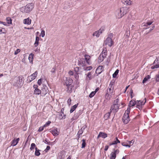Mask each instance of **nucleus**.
Listing matches in <instances>:
<instances>
[{
	"label": "nucleus",
	"mask_w": 159,
	"mask_h": 159,
	"mask_svg": "<svg viewBox=\"0 0 159 159\" xmlns=\"http://www.w3.org/2000/svg\"><path fill=\"white\" fill-rule=\"evenodd\" d=\"M129 7H124L120 8L119 10H118L116 12V17L118 19L121 18L129 12Z\"/></svg>",
	"instance_id": "nucleus-1"
},
{
	"label": "nucleus",
	"mask_w": 159,
	"mask_h": 159,
	"mask_svg": "<svg viewBox=\"0 0 159 159\" xmlns=\"http://www.w3.org/2000/svg\"><path fill=\"white\" fill-rule=\"evenodd\" d=\"M114 89V83L111 82L105 95V97L107 99L109 100L111 98Z\"/></svg>",
	"instance_id": "nucleus-2"
},
{
	"label": "nucleus",
	"mask_w": 159,
	"mask_h": 159,
	"mask_svg": "<svg viewBox=\"0 0 159 159\" xmlns=\"http://www.w3.org/2000/svg\"><path fill=\"white\" fill-rule=\"evenodd\" d=\"M119 101L118 98L114 101L113 104L111 107L110 109L111 112L115 113L118 111L120 107V105L118 104Z\"/></svg>",
	"instance_id": "nucleus-3"
},
{
	"label": "nucleus",
	"mask_w": 159,
	"mask_h": 159,
	"mask_svg": "<svg viewBox=\"0 0 159 159\" xmlns=\"http://www.w3.org/2000/svg\"><path fill=\"white\" fill-rule=\"evenodd\" d=\"M34 7L33 3L27 4L25 7H22L20 9V11L23 13H27L31 11Z\"/></svg>",
	"instance_id": "nucleus-4"
},
{
	"label": "nucleus",
	"mask_w": 159,
	"mask_h": 159,
	"mask_svg": "<svg viewBox=\"0 0 159 159\" xmlns=\"http://www.w3.org/2000/svg\"><path fill=\"white\" fill-rule=\"evenodd\" d=\"M130 112V108L129 107L127 108V110L125 111L123 115L122 120L124 123L125 124H127L130 121V119L129 115Z\"/></svg>",
	"instance_id": "nucleus-5"
},
{
	"label": "nucleus",
	"mask_w": 159,
	"mask_h": 159,
	"mask_svg": "<svg viewBox=\"0 0 159 159\" xmlns=\"http://www.w3.org/2000/svg\"><path fill=\"white\" fill-rule=\"evenodd\" d=\"M146 102V98H145L143 99L136 101V107L139 110L142 108L143 106Z\"/></svg>",
	"instance_id": "nucleus-6"
},
{
	"label": "nucleus",
	"mask_w": 159,
	"mask_h": 159,
	"mask_svg": "<svg viewBox=\"0 0 159 159\" xmlns=\"http://www.w3.org/2000/svg\"><path fill=\"white\" fill-rule=\"evenodd\" d=\"M105 27L104 26L101 27L99 30L95 31L93 33V36H96L97 37H98L100 34L105 30Z\"/></svg>",
	"instance_id": "nucleus-7"
},
{
	"label": "nucleus",
	"mask_w": 159,
	"mask_h": 159,
	"mask_svg": "<svg viewBox=\"0 0 159 159\" xmlns=\"http://www.w3.org/2000/svg\"><path fill=\"white\" fill-rule=\"evenodd\" d=\"M159 68V56L154 61L153 63V66L151 67L152 69Z\"/></svg>",
	"instance_id": "nucleus-8"
},
{
	"label": "nucleus",
	"mask_w": 159,
	"mask_h": 159,
	"mask_svg": "<svg viewBox=\"0 0 159 159\" xmlns=\"http://www.w3.org/2000/svg\"><path fill=\"white\" fill-rule=\"evenodd\" d=\"M104 43L105 45L111 47L113 44L114 42L111 38L108 37L105 41Z\"/></svg>",
	"instance_id": "nucleus-9"
},
{
	"label": "nucleus",
	"mask_w": 159,
	"mask_h": 159,
	"mask_svg": "<svg viewBox=\"0 0 159 159\" xmlns=\"http://www.w3.org/2000/svg\"><path fill=\"white\" fill-rule=\"evenodd\" d=\"M119 152V150L118 149H114V151L112 152L110 154V159H115L116 154H118Z\"/></svg>",
	"instance_id": "nucleus-10"
},
{
	"label": "nucleus",
	"mask_w": 159,
	"mask_h": 159,
	"mask_svg": "<svg viewBox=\"0 0 159 159\" xmlns=\"http://www.w3.org/2000/svg\"><path fill=\"white\" fill-rule=\"evenodd\" d=\"M22 80L21 77H17V80L16 81L15 86L18 88H20L22 85L21 84L22 83Z\"/></svg>",
	"instance_id": "nucleus-11"
},
{
	"label": "nucleus",
	"mask_w": 159,
	"mask_h": 159,
	"mask_svg": "<svg viewBox=\"0 0 159 159\" xmlns=\"http://www.w3.org/2000/svg\"><path fill=\"white\" fill-rule=\"evenodd\" d=\"M38 74V71H36L33 74L29 76L28 77V80H29V82H31L34 80L37 76Z\"/></svg>",
	"instance_id": "nucleus-12"
},
{
	"label": "nucleus",
	"mask_w": 159,
	"mask_h": 159,
	"mask_svg": "<svg viewBox=\"0 0 159 159\" xmlns=\"http://www.w3.org/2000/svg\"><path fill=\"white\" fill-rule=\"evenodd\" d=\"M41 91V96H45L48 91V88L46 86H43Z\"/></svg>",
	"instance_id": "nucleus-13"
},
{
	"label": "nucleus",
	"mask_w": 159,
	"mask_h": 159,
	"mask_svg": "<svg viewBox=\"0 0 159 159\" xmlns=\"http://www.w3.org/2000/svg\"><path fill=\"white\" fill-rule=\"evenodd\" d=\"M103 51H102V53L100 54L99 57L98 59V63L101 62L104 60V59L106 57V54H105V52H104V55H103Z\"/></svg>",
	"instance_id": "nucleus-14"
},
{
	"label": "nucleus",
	"mask_w": 159,
	"mask_h": 159,
	"mask_svg": "<svg viewBox=\"0 0 159 159\" xmlns=\"http://www.w3.org/2000/svg\"><path fill=\"white\" fill-rule=\"evenodd\" d=\"M66 80L65 81V84L67 87L71 85L73 82V80L70 78L68 79L67 78H66Z\"/></svg>",
	"instance_id": "nucleus-15"
},
{
	"label": "nucleus",
	"mask_w": 159,
	"mask_h": 159,
	"mask_svg": "<svg viewBox=\"0 0 159 159\" xmlns=\"http://www.w3.org/2000/svg\"><path fill=\"white\" fill-rule=\"evenodd\" d=\"M107 134L106 133L100 132L99 133V134L97 136V139H98L100 137L105 139L107 137Z\"/></svg>",
	"instance_id": "nucleus-16"
},
{
	"label": "nucleus",
	"mask_w": 159,
	"mask_h": 159,
	"mask_svg": "<svg viewBox=\"0 0 159 159\" xmlns=\"http://www.w3.org/2000/svg\"><path fill=\"white\" fill-rule=\"evenodd\" d=\"M50 132L54 136L58 135L59 134V132L57 128H56L51 131Z\"/></svg>",
	"instance_id": "nucleus-17"
},
{
	"label": "nucleus",
	"mask_w": 159,
	"mask_h": 159,
	"mask_svg": "<svg viewBox=\"0 0 159 159\" xmlns=\"http://www.w3.org/2000/svg\"><path fill=\"white\" fill-rule=\"evenodd\" d=\"M103 67L102 66H98L96 70V73L98 74H99L103 71Z\"/></svg>",
	"instance_id": "nucleus-18"
},
{
	"label": "nucleus",
	"mask_w": 159,
	"mask_h": 159,
	"mask_svg": "<svg viewBox=\"0 0 159 159\" xmlns=\"http://www.w3.org/2000/svg\"><path fill=\"white\" fill-rule=\"evenodd\" d=\"M20 140L19 138L17 139H14L11 142V146H16Z\"/></svg>",
	"instance_id": "nucleus-19"
},
{
	"label": "nucleus",
	"mask_w": 159,
	"mask_h": 159,
	"mask_svg": "<svg viewBox=\"0 0 159 159\" xmlns=\"http://www.w3.org/2000/svg\"><path fill=\"white\" fill-rule=\"evenodd\" d=\"M84 57L87 63L89 65L90 64H91V57L89 55L86 54L84 55Z\"/></svg>",
	"instance_id": "nucleus-20"
},
{
	"label": "nucleus",
	"mask_w": 159,
	"mask_h": 159,
	"mask_svg": "<svg viewBox=\"0 0 159 159\" xmlns=\"http://www.w3.org/2000/svg\"><path fill=\"white\" fill-rule=\"evenodd\" d=\"M92 72H89L87 74H86V79L89 80H91L93 78L92 75Z\"/></svg>",
	"instance_id": "nucleus-21"
},
{
	"label": "nucleus",
	"mask_w": 159,
	"mask_h": 159,
	"mask_svg": "<svg viewBox=\"0 0 159 159\" xmlns=\"http://www.w3.org/2000/svg\"><path fill=\"white\" fill-rule=\"evenodd\" d=\"M135 104H136V101L133 100L130 101L129 102V105L128 108L129 107L130 108V107L134 106Z\"/></svg>",
	"instance_id": "nucleus-22"
},
{
	"label": "nucleus",
	"mask_w": 159,
	"mask_h": 159,
	"mask_svg": "<svg viewBox=\"0 0 159 159\" xmlns=\"http://www.w3.org/2000/svg\"><path fill=\"white\" fill-rule=\"evenodd\" d=\"M31 20L28 17L26 19H24L23 20V22L25 24L30 25L31 23Z\"/></svg>",
	"instance_id": "nucleus-23"
},
{
	"label": "nucleus",
	"mask_w": 159,
	"mask_h": 159,
	"mask_svg": "<svg viewBox=\"0 0 159 159\" xmlns=\"http://www.w3.org/2000/svg\"><path fill=\"white\" fill-rule=\"evenodd\" d=\"M121 2L123 3L128 6L131 5L132 2L130 0H121Z\"/></svg>",
	"instance_id": "nucleus-24"
},
{
	"label": "nucleus",
	"mask_w": 159,
	"mask_h": 159,
	"mask_svg": "<svg viewBox=\"0 0 159 159\" xmlns=\"http://www.w3.org/2000/svg\"><path fill=\"white\" fill-rule=\"evenodd\" d=\"M39 38L38 36H36L35 38V42L34 43V46L35 47H36L39 45Z\"/></svg>",
	"instance_id": "nucleus-25"
},
{
	"label": "nucleus",
	"mask_w": 159,
	"mask_h": 159,
	"mask_svg": "<svg viewBox=\"0 0 159 159\" xmlns=\"http://www.w3.org/2000/svg\"><path fill=\"white\" fill-rule=\"evenodd\" d=\"M111 112L110 111L106 113L104 116V117L105 120H107L110 117L111 114Z\"/></svg>",
	"instance_id": "nucleus-26"
},
{
	"label": "nucleus",
	"mask_w": 159,
	"mask_h": 159,
	"mask_svg": "<svg viewBox=\"0 0 159 159\" xmlns=\"http://www.w3.org/2000/svg\"><path fill=\"white\" fill-rule=\"evenodd\" d=\"M78 104H75L71 107V108L70 110V113L73 112L78 107Z\"/></svg>",
	"instance_id": "nucleus-27"
},
{
	"label": "nucleus",
	"mask_w": 159,
	"mask_h": 159,
	"mask_svg": "<svg viewBox=\"0 0 159 159\" xmlns=\"http://www.w3.org/2000/svg\"><path fill=\"white\" fill-rule=\"evenodd\" d=\"M41 90L38 89H36L34 91V94L36 95L41 94Z\"/></svg>",
	"instance_id": "nucleus-28"
},
{
	"label": "nucleus",
	"mask_w": 159,
	"mask_h": 159,
	"mask_svg": "<svg viewBox=\"0 0 159 159\" xmlns=\"http://www.w3.org/2000/svg\"><path fill=\"white\" fill-rule=\"evenodd\" d=\"M33 56L34 54L33 53H31L30 54L28 57V59L30 61V62L31 63H32L33 62Z\"/></svg>",
	"instance_id": "nucleus-29"
},
{
	"label": "nucleus",
	"mask_w": 159,
	"mask_h": 159,
	"mask_svg": "<svg viewBox=\"0 0 159 159\" xmlns=\"http://www.w3.org/2000/svg\"><path fill=\"white\" fill-rule=\"evenodd\" d=\"M40 150H39L37 147L35 148V155L36 156H38L40 154L39 152Z\"/></svg>",
	"instance_id": "nucleus-30"
},
{
	"label": "nucleus",
	"mask_w": 159,
	"mask_h": 159,
	"mask_svg": "<svg viewBox=\"0 0 159 159\" xmlns=\"http://www.w3.org/2000/svg\"><path fill=\"white\" fill-rule=\"evenodd\" d=\"M150 78V76L149 75H148L146 76L143 79V83L144 84L146 82L148 79Z\"/></svg>",
	"instance_id": "nucleus-31"
},
{
	"label": "nucleus",
	"mask_w": 159,
	"mask_h": 159,
	"mask_svg": "<svg viewBox=\"0 0 159 159\" xmlns=\"http://www.w3.org/2000/svg\"><path fill=\"white\" fill-rule=\"evenodd\" d=\"M7 30L4 28H1L0 27V34H5L6 33Z\"/></svg>",
	"instance_id": "nucleus-32"
},
{
	"label": "nucleus",
	"mask_w": 159,
	"mask_h": 159,
	"mask_svg": "<svg viewBox=\"0 0 159 159\" xmlns=\"http://www.w3.org/2000/svg\"><path fill=\"white\" fill-rule=\"evenodd\" d=\"M67 87V92L68 93H70L71 92L72 89L73 87V86L71 85H70L69 86H68Z\"/></svg>",
	"instance_id": "nucleus-33"
},
{
	"label": "nucleus",
	"mask_w": 159,
	"mask_h": 159,
	"mask_svg": "<svg viewBox=\"0 0 159 159\" xmlns=\"http://www.w3.org/2000/svg\"><path fill=\"white\" fill-rule=\"evenodd\" d=\"M82 148H84L85 147L86 145V140L84 139H83L82 140Z\"/></svg>",
	"instance_id": "nucleus-34"
},
{
	"label": "nucleus",
	"mask_w": 159,
	"mask_h": 159,
	"mask_svg": "<svg viewBox=\"0 0 159 159\" xmlns=\"http://www.w3.org/2000/svg\"><path fill=\"white\" fill-rule=\"evenodd\" d=\"M59 118L60 120H61L63 119H65L66 118V115L64 114L63 115L62 113L59 114Z\"/></svg>",
	"instance_id": "nucleus-35"
},
{
	"label": "nucleus",
	"mask_w": 159,
	"mask_h": 159,
	"mask_svg": "<svg viewBox=\"0 0 159 159\" xmlns=\"http://www.w3.org/2000/svg\"><path fill=\"white\" fill-rule=\"evenodd\" d=\"M83 132V130L82 129H81L79 130L78 133L77 134V135H78V139H79L80 137V136L82 134Z\"/></svg>",
	"instance_id": "nucleus-36"
},
{
	"label": "nucleus",
	"mask_w": 159,
	"mask_h": 159,
	"mask_svg": "<svg viewBox=\"0 0 159 159\" xmlns=\"http://www.w3.org/2000/svg\"><path fill=\"white\" fill-rule=\"evenodd\" d=\"M119 72V70L118 69H117L116 70V71H115L114 73L113 74V75H112L113 77L114 78H116L117 75L118 74Z\"/></svg>",
	"instance_id": "nucleus-37"
},
{
	"label": "nucleus",
	"mask_w": 159,
	"mask_h": 159,
	"mask_svg": "<svg viewBox=\"0 0 159 159\" xmlns=\"http://www.w3.org/2000/svg\"><path fill=\"white\" fill-rule=\"evenodd\" d=\"M6 20L8 24H12V20L11 18L9 17H7Z\"/></svg>",
	"instance_id": "nucleus-38"
},
{
	"label": "nucleus",
	"mask_w": 159,
	"mask_h": 159,
	"mask_svg": "<svg viewBox=\"0 0 159 159\" xmlns=\"http://www.w3.org/2000/svg\"><path fill=\"white\" fill-rule=\"evenodd\" d=\"M36 147V145L34 143H32L31 145V147L30 148V149L31 151H32L34 148H35Z\"/></svg>",
	"instance_id": "nucleus-39"
},
{
	"label": "nucleus",
	"mask_w": 159,
	"mask_h": 159,
	"mask_svg": "<svg viewBox=\"0 0 159 159\" xmlns=\"http://www.w3.org/2000/svg\"><path fill=\"white\" fill-rule=\"evenodd\" d=\"M116 140L113 142L114 145L117 144L118 143H120V141L118 139V138L116 137L115 138Z\"/></svg>",
	"instance_id": "nucleus-40"
},
{
	"label": "nucleus",
	"mask_w": 159,
	"mask_h": 159,
	"mask_svg": "<svg viewBox=\"0 0 159 159\" xmlns=\"http://www.w3.org/2000/svg\"><path fill=\"white\" fill-rule=\"evenodd\" d=\"M134 139L130 141H127V143L129 145H130V147L131 145H132L134 144Z\"/></svg>",
	"instance_id": "nucleus-41"
},
{
	"label": "nucleus",
	"mask_w": 159,
	"mask_h": 159,
	"mask_svg": "<svg viewBox=\"0 0 159 159\" xmlns=\"http://www.w3.org/2000/svg\"><path fill=\"white\" fill-rule=\"evenodd\" d=\"M56 66H55L51 70V72L53 73L56 72Z\"/></svg>",
	"instance_id": "nucleus-42"
},
{
	"label": "nucleus",
	"mask_w": 159,
	"mask_h": 159,
	"mask_svg": "<svg viewBox=\"0 0 159 159\" xmlns=\"http://www.w3.org/2000/svg\"><path fill=\"white\" fill-rule=\"evenodd\" d=\"M96 93L94 91L92 92L89 95V97L90 98H92L95 94Z\"/></svg>",
	"instance_id": "nucleus-43"
},
{
	"label": "nucleus",
	"mask_w": 159,
	"mask_h": 159,
	"mask_svg": "<svg viewBox=\"0 0 159 159\" xmlns=\"http://www.w3.org/2000/svg\"><path fill=\"white\" fill-rule=\"evenodd\" d=\"M92 69V67L91 66H89L88 67H86L85 68H84L85 70H91Z\"/></svg>",
	"instance_id": "nucleus-44"
},
{
	"label": "nucleus",
	"mask_w": 159,
	"mask_h": 159,
	"mask_svg": "<svg viewBox=\"0 0 159 159\" xmlns=\"http://www.w3.org/2000/svg\"><path fill=\"white\" fill-rule=\"evenodd\" d=\"M153 21L152 20L148 21L147 22V25L148 26V25H151L153 23Z\"/></svg>",
	"instance_id": "nucleus-45"
},
{
	"label": "nucleus",
	"mask_w": 159,
	"mask_h": 159,
	"mask_svg": "<svg viewBox=\"0 0 159 159\" xmlns=\"http://www.w3.org/2000/svg\"><path fill=\"white\" fill-rule=\"evenodd\" d=\"M45 35V32L43 30H42L41 33V35L42 37H43Z\"/></svg>",
	"instance_id": "nucleus-46"
},
{
	"label": "nucleus",
	"mask_w": 159,
	"mask_h": 159,
	"mask_svg": "<svg viewBox=\"0 0 159 159\" xmlns=\"http://www.w3.org/2000/svg\"><path fill=\"white\" fill-rule=\"evenodd\" d=\"M51 123V122L50 121H48L46 124L44 125V127L48 126Z\"/></svg>",
	"instance_id": "nucleus-47"
},
{
	"label": "nucleus",
	"mask_w": 159,
	"mask_h": 159,
	"mask_svg": "<svg viewBox=\"0 0 159 159\" xmlns=\"http://www.w3.org/2000/svg\"><path fill=\"white\" fill-rule=\"evenodd\" d=\"M44 126L43 127L42 126L40 127L39 128L38 130V131L39 132L42 131L44 129Z\"/></svg>",
	"instance_id": "nucleus-48"
},
{
	"label": "nucleus",
	"mask_w": 159,
	"mask_h": 159,
	"mask_svg": "<svg viewBox=\"0 0 159 159\" xmlns=\"http://www.w3.org/2000/svg\"><path fill=\"white\" fill-rule=\"evenodd\" d=\"M20 51L19 49H17L14 52V54L16 55L18 54Z\"/></svg>",
	"instance_id": "nucleus-49"
},
{
	"label": "nucleus",
	"mask_w": 159,
	"mask_h": 159,
	"mask_svg": "<svg viewBox=\"0 0 159 159\" xmlns=\"http://www.w3.org/2000/svg\"><path fill=\"white\" fill-rule=\"evenodd\" d=\"M74 71L77 73L79 70V67H76L74 68Z\"/></svg>",
	"instance_id": "nucleus-50"
},
{
	"label": "nucleus",
	"mask_w": 159,
	"mask_h": 159,
	"mask_svg": "<svg viewBox=\"0 0 159 159\" xmlns=\"http://www.w3.org/2000/svg\"><path fill=\"white\" fill-rule=\"evenodd\" d=\"M74 76L76 79H78L79 77L78 73H76L75 74Z\"/></svg>",
	"instance_id": "nucleus-51"
},
{
	"label": "nucleus",
	"mask_w": 159,
	"mask_h": 159,
	"mask_svg": "<svg viewBox=\"0 0 159 159\" xmlns=\"http://www.w3.org/2000/svg\"><path fill=\"white\" fill-rule=\"evenodd\" d=\"M68 74L70 76H71L73 75H74V72L71 70H70L68 72Z\"/></svg>",
	"instance_id": "nucleus-52"
},
{
	"label": "nucleus",
	"mask_w": 159,
	"mask_h": 159,
	"mask_svg": "<svg viewBox=\"0 0 159 159\" xmlns=\"http://www.w3.org/2000/svg\"><path fill=\"white\" fill-rule=\"evenodd\" d=\"M121 144L122 146L126 147H128L129 148L130 147V145L127 144H125L124 143H121Z\"/></svg>",
	"instance_id": "nucleus-53"
},
{
	"label": "nucleus",
	"mask_w": 159,
	"mask_h": 159,
	"mask_svg": "<svg viewBox=\"0 0 159 159\" xmlns=\"http://www.w3.org/2000/svg\"><path fill=\"white\" fill-rule=\"evenodd\" d=\"M71 98H69L67 100V102L68 104L69 105V106L71 104Z\"/></svg>",
	"instance_id": "nucleus-54"
},
{
	"label": "nucleus",
	"mask_w": 159,
	"mask_h": 159,
	"mask_svg": "<svg viewBox=\"0 0 159 159\" xmlns=\"http://www.w3.org/2000/svg\"><path fill=\"white\" fill-rule=\"evenodd\" d=\"M156 82L159 81V74L156 75Z\"/></svg>",
	"instance_id": "nucleus-55"
},
{
	"label": "nucleus",
	"mask_w": 159,
	"mask_h": 159,
	"mask_svg": "<svg viewBox=\"0 0 159 159\" xmlns=\"http://www.w3.org/2000/svg\"><path fill=\"white\" fill-rule=\"evenodd\" d=\"M79 117V116H75V115L74 116H73L71 120H76Z\"/></svg>",
	"instance_id": "nucleus-56"
},
{
	"label": "nucleus",
	"mask_w": 159,
	"mask_h": 159,
	"mask_svg": "<svg viewBox=\"0 0 159 159\" xmlns=\"http://www.w3.org/2000/svg\"><path fill=\"white\" fill-rule=\"evenodd\" d=\"M42 82V80L41 79H39L38 80V84L39 85H40L41 84Z\"/></svg>",
	"instance_id": "nucleus-57"
},
{
	"label": "nucleus",
	"mask_w": 159,
	"mask_h": 159,
	"mask_svg": "<svg viewBox=\"0 0 159 159\" xmlns=\"http://www.w3.org/2000/svg\"><path fill=\"white\" fill-rule=\"evenodd\" d=\"M80 64L82 66H84L85 65V61H82V62H80Z\"/></svg>",
	"instance_id": "nucleus-58"
},
{
	"label": "nucleus",
	"mask_w": 159,
	"mask_h": 159,
	"mask_svg": "<svg viewBox=\"0 0 159 159\" xmlns=\"http://www.w3.org/2000/svg\"><path fill=\"white\" fill-rule=\"evenodd\" d=\"M109 148V146L108 145H106L105 146V148H104V150L105 151H107L108 148Z\"/></svg>",
	"instance_id": "nucleus-59"
},
{
	"label": "nucleus",
	"mask_w": 159,
	"mask_h": 159,
	"mask_svg": "<svg viewBox=\"0 0 159 159\" xmlns=\"http://www.w3.org/2000/svg\"><path fill=\"white\" fill-rule=\"evenodd\" d=\"M143 26H145V27H147L148 26V25H147V23H143Z\"/></svg>",
	"instance_id": "nucleus-60"
},
{
	"label": "nucleus",
	"mask_w": 159,
	"mask_h": 159,
	"mask_svg": "<svg viewBox=\"0 0 159 159\" xmlns=\"http://www.w3.org/2000/svg\"><path fill=\"white\" fill-rule=\"evenodd\" d=\"M99 87L97 88H96L95 90V91H94L95 93H96L97 92H98L99 90Z\"/></svg>",
	"instance_id": "nucleus-61"
},
{
	"label": "nucleus",
	"mask_w": 159,
	"mask_h": 159,
	"mask_svg": "<svg viewBox=\"0 0 159 159\" xmlns=\"http://www.w3.org/2000/svg\"><path fill=\"white\" fill-rule=\"evenodd\" d=\"M64 108H62L61 110V113H62L63 115H64Z\"/></svg>",
	"instance_id": "nucleus-62"
},
{
	"label": "nucleus",
	"mask_w": 159,
	"mask_h": 159,
	"mask_svg": "<svg viewBox=\"0 0 159 159\" xmlns=\"http://www.w3.org/2000/svg\"><path fill=\"white\" fill-rule=\"evenodd\" d=\"M129 85H128V86H126V88H125V91H124V93H125V92L126 91L127 89H128V88L129 87Z\"/></svg>",
	"instance_id": "nucleus-63"
},
{
	"label": "nucleus",
	"mask_w": 159,
	"mask_h": 159,
	"mask_svg": "<svg viewBox=\"0 0 159 159\" xmlns=\"http://www.w3.org/2000/svg\"><path fill=\"white\" fill-rule=\"evenodd\" d=\"M50 147L49 146H48L47 147V148H46V150H49L50 149Z\"/></svg>",
	"instance_id": "nucleus-64"
}]
</instances>
